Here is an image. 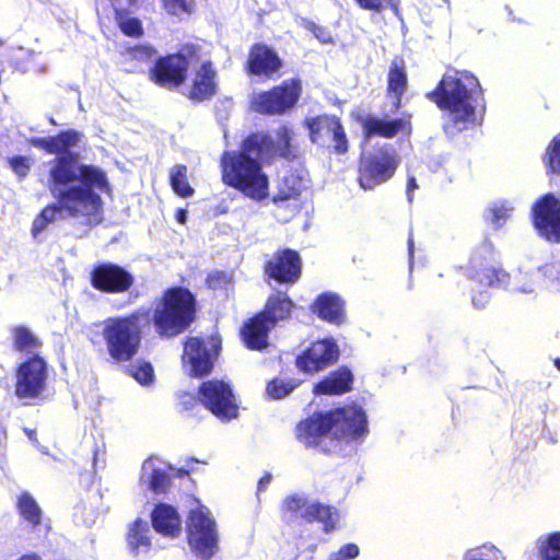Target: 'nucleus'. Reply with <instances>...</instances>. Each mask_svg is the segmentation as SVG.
<instances>
[{"instance_id": "nucleus-1", "label": "nucleus", "mask_w": 560, "mask_h": 560, "mask_svg": "<svg viewBox=\"0 0 560 560\" xmlns=\"http://www.w3.org/2000/svg\"><path fill=\"white\" fill-rule=\"evenodd\" d=\"M81 138L82 135L74 130L49 137L50 154H59L48 164V189L56 201L35 218L32 226L34 237L48 224L67 218L86 225H95L102 220L100 194L108 190V180L103 170L79 163L78 155L69 152Z\"/></svg>"}, {"instance_id": "nucleus-2", "label": "nucleus", "mask_w": 560, "mask_h": 560, "mask_svg": "<svg viewBox=\"0 0 560 560\" xmlns=\"http://www.w3.org/2000/svg\"><path fill=\"white\" fill-rule=\"evenodd\" d=\"M430 97L447 113L444 129L450 135L474 125L478 109L485 108L479 81L468 71L448 70Z\"/></svg>"}, {"instance_id": "nucleus-3", "label": "nucleus", "mask_w": 560, "mask_h": 560, "mask_svg": "<svg viewBox=\"0 0 560 560\" xmlns=\"http://www.w3.org/2000/svg\"><path fill=\"white\" fill-rule=\"evenodd\" d=\"M265 142V138L253 135L243 142L241 150L224 152L221 159L224 184L254 200L268 196V177L261 167Z\"/></svg>"}, {"instance_id": "nucleus-4", "label": "nucleus", "mask_w": 560, "mask_h": 560, "mask_svg": "<svg viewBox=\"0 0 560 560\" xmlns=\"http://www.w3.org/2000/svg\"><path fill=\"white\" fill-rule=\"evenodd\" d=\"M148 323L144 312H135L126 317L108 318L104 323L103 337L109 355L118 361L130 360L138 351L141 328Z\"/></svg>"}, {"instance_id": "nucleus-5", "label": "nucleus", "mask_w": 560, "mask_h": 560, "mask_svg": "<svg viewBox=\"0 0 560 560\" xmlns=\"http://www.w3.org/2000/svg\"><path fill=\"white\" fill-rule=\"evenodd\" d=\"M194 296L182 288L165 292L156 304L153 322L162 336L172 337L185 330L194 318Z\"/></svg>"}, {"instance_id": "nucleus-6", "label": "nucleus", "mask_w": 560, "mask_h": 560, "mask_svg": "<svg viewBox=\"0 0 560 560\" xmlns=\"http://www.w3.org/2000/svg\"><path fill=\"white\" fill-rule=\"evenodd\" d=\"M188 546L197 558L210 560L220 550L217 523L210 511L199 505L190 510L187 521Z\"/></svg>"}, {"instance_id": "nucleus-7", "label": "nucleus", "mask_w": 560, "mask_h": 560, "mask_svg": "<svg viewBox=\"0 0 560 560\" xmlns=\"http://www.w3.org/2000/svg\"><path fill=\"white\" fill-rule=\"evenodd\" d=\"M292 302L284 296L276 295L269 299L266 310L250 319L242 329V339L247 348L260 350L267 346L268 331L278 320L290 315Z\"/></svg>"}, {"instance_id": "nucleus-8", "label": "nucleus", "mask_w": 560, "mask_h": 560, "mask_svg": "<svg viewBox=\"0 0 560 560\" xmlns=\"http://www.w3.org/2000/svg\"><path fill=\"white\" fill-rule=\"evenodd\" d=\"M199 62V50L195 46L187 45L178 54L160 59L151 75L153 81L163 88H177L185 81L187 70L195 68Z\"/></svg>"}, {"instance_id": "nucleus-9", "label": "nucleus", "mask_w": 560, "mask_h": 560, "mask_svg": "<svg viewBox=\"0 0 560 560\" xmlns=\"http://www.w3.org/2000/svg\"><path fill=\"white\" fill-rule=\"evenodd\" d=\"M399 160L390 147H382L373 153L364 154L360 165V186L370 190L387 182L394 175Z\"/></svg>"}, {"instance_id": "nucleus-10", "label": "nucleus", "mask_w": 560, "mask_h": 560, "mask_svg": "<svg viewBox=\"0 0 560 560\" xmlns=\"http://www.w3.org/2000/svg\"><path fill=\"white\" fill-rule=\"evenodd\" d=\"M354 410L342 412L317 413L302 421L296 429L298 439L306 446H319L326 440H331V433L339 432L340 422L354 416Z\"/></svg>"}, {"instance_id": "nucleus-11", "label": "nucleus", "mask_w": 560, "mask_h": 560, "mask_svg": "<svg viewBox=\"0 0 560 560\" xmlns=\"http://www.w3.org/2000/svg\"><path fill=\"white\" fill-rule=\"evenodd\" d=\"M282 511L285 517L291 520L302 518L306 522H322L327 533L335 528L339 520L336 510L299 493L289 495L283 500Z\"/></svg>"}, {"instance_id": "nucleus-12", "label": "nucleus", "mask_w": 560, "mask_h": 560, "mask_svg": "<svg viewBox=\"0 0 560 560\" xmlns=\"http://www.w3.org/2000/svg\"><path fill=\"white\" fill-rule=\"evenodd\" d=\"M200 402L221 420L237 417L238 406L231 386L223 381H208L199 388Z\"/></svg>"}, {"instance_id": "nucleus-13", "label": "nucleus", "mask_w": 560, "mask_h": 560, "mask_svg": "<svg viewBox=\"0 0 560 560\" xmlns=\"http://www.w3.org/2000/svg\"><path fill=\"white\" fill-rule=\"evenodd\" d=\"M47 364L39 354L30 355L16 370L15 395L21 399L38 397L46 386Z\"/></svg>"}, {"instance_id": "nucleus-14", "label": "nucleus", "mask_w": 560, "mask_h": 560, "mask_svg": "<svg viewBox=\"0 0 560 560\" xmlns=\"http://www.w3.org/2000/svg\"><path fill=\"white\" fill-rule=\"evenodd\" d=\"M301 93L299 80H288L269 92L260 93L253 100L256 112L265 114H282L292 108Z\"/></svg>"}, {"instance_id": "nucleus-15", "label": "nucleus", "mask_w": 560, "mask_h": 560, "mask_svg": "<svg viewBox=\"0 0 560 560\" xmlns=\"http://www.w3.org/2000/svg\"><path fill=\"white\" fill-rule=\"evenodd\" d=\"M219 342L211 338L207 343L197 338H189L184 348L183 363L188 374L203 376L211 372L218 354Z\"/></svg>"}, {"instance_id": "nucleus-16", "label": "nucleus", "mask_w": 560, "mask_h": 560, "mask_svg": "<svg viewBox=\"0 0 560 560\" xmlns=\"http://www.w3.org/2000/svg\"><path fill=\"white\" fill-rule=\"evenodd\" d=\"M534 225L539 235L549 242H560V200L548 194L533 208Z\"/></svg>"}, {"instance_id": "nucleus-17", "label": "nucleus", "mask_w": 560, "mask_h": 560, "mask_svg": "<svg viewBox=\"0 0 560 560\" xmlns=\"http://www.w3.org/2000/svg\"><path fill=\"white\" fill-rule=\"evenodd\" d=\"M92 285L106 293H122L133 284L132 275L115 264H101L91 275Z\"/></svg>"}, {"instance_id": "nucleus-18", "label": "nucleus", "mask_w": 560, "mask_h": 560, "mask_svg": "<svg viewBox=\"0 0 560 560\" xmlns=\"http://www.w3.org/2000/svg\"><path fill=\"white\" fill-rule=\"evenodd\" d=\"M338 359V348L330 339L314 342L296 358V368L307 374L319 372Z\"/></svg>"}, {"instance_id": "nucleus-19", "label": "nucleus", "mask_w": 560, "mask_h": 560, "mask_svg": "<svg viewBox=\"0 0 560 560\" xmlns=\"http://www.w3.org/2000/svg\"><path fill=\"white\" fill-rule=\"evenodd\" d=\"M307 127L312 142L325 144L331 141L337 153H345L348 150L346 133L336 117H316L307 121Z\"/></svg>"}, {"instance_id": "nucleus-20", "label": "nucleus", "mask_w": 560, "mask_h": 560, "mask_svg": "<svg viewBox=\"0 0 560 560\" xmlns=\"http://www.w3.org/2000/svg\"><path fill=\"white\" fill-rule=\"evenodd\" d=\"M354 410V416L347 421L340 423L339 432L331 433V439L340 443H359L362 442L369 433L368 419L364 410L358 406H348L338 408L331 412H345Z\"/></svg>"}, {"instance_id": "nucleus-21", "label": "nucleus", "mask_w": 560, "mask_h": 560, "mask_svg": "<svg viewBox=\"0 0 560 560\" xmlns=\"http://www.w3.org/2000/svg\"><path fill=\"white\" fill-rule=\"evenodd\" d=\"M266 272L270 278L279 282L293 283L301 273V261L296 252L284 249L276 254L266 266Z\"/></svg>"}, {"instance_id": "nucleus-22", "label": "nucleus", "mask_w": 560, "mask_h": 560, "mask_svg": "<svg viewBox=\"0 0 560 560\" xmlns=\"http://www.w3.org/2000/svg\"><path fill=\"white\" fill-rule=\"evenodd\" d=\"M281 67L282 61L273 49L264 44L252 47L247 59L249 73L270 79Z\"/></svg>"}, {"instance_id": "nucleus-23", "label": "nucleus", "mask_w": 560, "mask_h": 560, "mask_svg": "<svg viewBox=\"0 0 560 560\" xmlns=\"http://www.w3.org/2000/svg\"><path fill=\"white\" fill-rule=\"evenodd\" d=\"M200 67L196 71L192 84L187 92V96L194 101H203L215 93V71L209 61H200Z\"/></svg>"}, {"instance_id": "nucleus-24", "label": "nucleus", "mask_w": 560, "mask_h": 560, "mask_svg": "<svg viewBox=\"0 0 560 560\" xmlns=\"http://www.w3.org/2000/svg\"><path fill=\"white\" fill-rule=\"evenodd\" d=\"M154 529L167 537H177L182 532V520L177 511L168 504H159L152 512Z\"/></svg>"}, {"instance_id": "nucleus-25", "label": "nucleus", "mask_w": 560, "mask_h": 560, "mask_svg": "<svg viewBox=\"0 0 560 560\" xmlns=\"http://www.w3.org/2000/svg\"><path fill=\"white\" fill-rule=\"evenodd\" d=\"M127 546L135 556L147 553L151 548V529L149 523L138 518L128 526Z\"/></svg>"}, {"instance_id": "nucleus-26", "label": "nucleus", "mask_w": 560, "mask_h": 560, "mask_svg": "<svg viewBox=\"0 0 560 560\" xmlns=\"http://www.w3.org/2000/svg\"><path fill=\"white\" fill-rule=\"evenodd\" d=\"M313 311L324 320L341 324L345 320L343 302L337 294L324 293L316 300Z\"/></svg>"}, {"instance_id": "nucleus-27", "label": "nucleus", "mask_w": 560, "mask_h": 560, "mask_svg": "<svg viewBox=\"0 0 560 560\" xmlns=\"http://www.w3.org/2000/svg\"><path fill=\"white\" fill-rule=\"evenodd\" d=\"M160 465L158 458H149L142 464L140 475V481L156 493L164 492L170 485V478Z\"/></svg>"}, {"instance_id": "nucleus-28", "label": "nucleus", "mask_w": 560, "mask_h": 560, "mask_svg": "<svg viewBox=\"0 0 560 560\" xmlns=\"http://www.w3.org/2000/svg\"><path fill=\"white\" fill-rule=\"evenodd\" d=\"M352 374L348 369H340L319 382L314 393L316 395H339L349 392Z\"/></svg>"}, {"instance_id": "nucleus-29", "label": "nucleus", "mask_w": 560, "mask_h": 560, "mask_svg": "<svg viewBox=\"0 0 560 560\" xmlns=\"http://www.w3.org/2000/svg\"><path fill=\"white\" fill-rule=\"evenodd\" d=\"M409 121L405 119H380L369 118L364 125V131L368 137L382 136L385 138H392L398 132H409Z\"/></svg>"}, {"instance_id": "nucleus-30", "label": "nucleus", "mask_w": 560, "mask_h": 560, "mask_svg": "<svg viewBox=\"0 0 560 560\" xmlns=\"http://www.w3.org/2000/svg\"><path fill=\"white\" fill-rule=\"evenodd\" d=\"M291 133L288 127L280 128L276 139L272 136L257 133L266 139L264 143V159H270L276 155L289 158L291 155Z\"/></svg>"}, {"instance_id": "nucleus-31", "label": "nucleus", "mask_w": 560, "mask_h": 560, "mask_svg": "<svg viewBox=\"0 0 560 560\" xmlns=\"http://www.w3.org/2000/svg\"><path fill=\"white\" fill-rule=\"evenodd\" d=\"M406 84L407 77L402 67V62L394 61L388 73V96L393 101L394 108L399 107L400 97L405 92Z\"/></svg>"}, {"instance_id": "nucleus-32", "label": "nucleus", "mask_w": 560, "mask_h": 560, "mask_svg": "<svg viewBox=\"0 0 560 560\" xmlns=\"http://www.w3.org/2000/svg\"><path fill=\"white\" fill-rule=\"evenodd\" d=\"M13 345L18 351L27 354H38L42 347L40 340L25 326H15L12 328Z\"/></svg>"}, {"instance_id": "nucleus-33", "label": "nucleus", "mask_w": 560, "mask_h": 560, "mask_svg": "<svg viewBox=\"0 0 560 560\" xmlns=\"http://www.w3.org/2000/svg\"><path fill=\"white\" fill-rule=\"evenodd\" d=\"M170 180L173 190L180 197L187 198L194 195V188L187 180V166L177 164L171 168Z\"/></svg>"}, {"instance_id": "nucleus-34", "label": "nucleus", "mask_w": 560, "mask_h": 560, "mask_svg": "<svg viewBox=\"0 0 560 560\" xmlns=\"http://www.w3.org/2000/svg\"><path fill=\"white\" fill-rule=\"evenodd\" d=\"M540 560H560V532H555L538 539Z\"/></svg>"}, {"instance_id": "nucleus-35", "label": "nucleus", "mask_w": 560, "mask_h": 560, "mask_svg": "<svg viewBox=\"0 0 560 560\" xmlns=\"http://www.w3.org/2000/svg\"><path fill=\"white\" fill-rule=\"evenodd\" d=\"M18 508L22 517L31 525L36 526L40 523L42 510L30 493L24 492L20 495Z\"/></svg>"}, {"instance_id": "nucleus-36", "label": "nucleus", "mask_w": 560, "mask_h": 560, "mask_svg": "<svg viewBox=\"0 0 560 560\" xmlns=\"http://www.w3.org/2000/svg\"><path fill=\"white\" fill-rule=\"evenodd\" d=\"M116 21L124 34L131 37H140L143 33L142 24L137 18L116 9Z\"/></svg>"}, {"instance_id": "nucleus-37", "label": "nucleus", "mask_w": 560, "mask_h": 560, "mask_svg": "<svg viewBox=\"0 0 560 560\" xmlns=\"http://www.w3.org/2000/svg\"><path fill=\"white\" fill-rule=\"evenodd\" d=\"M514 207L509 201L494 202L489 209L487 218L495 226H502L513 212Z\"/></svg>"}, {"instance_id": "nucleus-38", "label": "nucleus", "mask_w": 560, "mask_h": 560, "mask_svg": "<svg viewBox=\"0 0 560 560\" xmlns=\"http://www.w3.org/2000/svg\"><path fill=\"white\" fill-rule=\"evenodd\" d=\"M299 386V382L294 380H273L267 385V394L275 398V399H281L289 395L294 388Z\"/></svg>"}, {"instance_id": "nucleus-39", "label": "nucleus", "mask_w": 560, "mask_h": 560, "mask_svg": "<svg viewBox=\"0 0 560 560\" xmlns=\"http://www.w3.org/2000/svg\"><path fill=\"white\" fill-rule=\"evenodd\" d=\"M481 285H504L509 279V275L503 270H497L494 268H486L476 275Z\"/></svg>"}, {"instance_id": "nucleus-40", "label": "nucleus", "mask_w": 560, "mask_h": 560, "mask_svg": "<svg viewBox=\"0 0 560 560\" xmlns=\"http://www.w3.org/2000/svg\"><path fill=\"white\" fill-rule=\"evenodd\" d=\"M164 9L172 15L189 14L195 7V0H163Z\"/></svg>"}, {"instance_id": "nucleus-41", "label": "nucleus", "mask_w": 560, "mask_h": 560, "mask_svg": "<svg viewBox=\"0 0 560 560\" xmlns=\"http://www.w3.org/2000/svg\"><path fill=\"white\" fill-rule=\"evenodd\" d=\"M547 164L551 172H560V135L555 137L547 149Z\"/></svg>"}, {"instance_id": "nucleus-42", "label": "nucleus", "mask_w": 560, "mask_h": 560, "mask_svg": "<svg viewBox=\"0 0 560 560\" xmlns=\"http://www.w3.org/2000/svg\"><path fill=\"white\" fill-rule=\"evenodd\" d=\"M130 372L140 384L147 385L153 381V368L150 363H137L131 366Z\"/></svg>"}, {"instance_id": "nucleus-43", "label": "nucleus", "mask_w": 560, "mask_h": 560, "mask_svg": "<svg viewBox=\"0 0 560 560\" xmlns=\"http://www.w3.org/2000/svg\"><path fill=\"white\" fill-rule=\"evenodd\" d=\"M208 287L212 290H223L231 283V276L226 272H214L207 278Z\"/></svg>"}, {"instance_id": "nucleus-44", "label": "nucleus", "mask_w": 560, "mask_h": 560, "mask_svg": "<svg viewBox=\"0 0 560 560\" xmlns=\"http://www.w3.org/2000/svg\"><path fill=\"white\" fill-rule=\"evenodd\" d=\"M495 552L497 549L493 546H481L467 550L463 556V560H487L486 558Z\"/></svg>"}, {"instance_id": "nucleus-45", "label": "nucleus", "mask_w": 560, "mask_h": 560, "mask_svg": "<svg viewBox=\"0 0 560 560\" xmlns=\"http://www.w3.org/2000/svg\"><path fill=\"white\" fill-rule=\"evenodd\" d=\"M153 54L154 49L151 46H137L131 48L126 56L133 60L144 61L150 59Z\"/></svg>"}, {"instance_id": "nucleus-46", "label": "nucleus", "mask_w": 560, "mask_h": 560, "mask_svg": "<svg viewBox=\"0 0 560 560\" xmlns=\"http://www.w3.org/2000/svg\"><path fill=\"white\" fill-rule=\"evenodd\" d=\"M10 165L20 177L26 176L30 170L28 159L22 156L12 158L10 160Z\"/></svg>"}, {"instance_id": "nucleus-47", "label": "nucleus", "mask_w": 560, "mask_h": 560, "mask_svg": "<svg viewBox=\"0 0 560 560\" xmlns=\"http://www.w3.org/2000/svg\"><path fill=\"white\" fill-rule=\"evenodd\" d=\"M355 3L364 10L382 12L387 0H354Z\"/></svg>"}, {"instance_id": "nucleus-48", "label": "nucleus", "mask_w": 560, "mask_h": 560, "mask_svg": "<svg viewBox=\"0 0 560 560\" xmlns=\"http://www.w3.org/2000/svg\"><path fill=\"white\" fill-rule=\"evenodd\" d=\"M299 195V191L296 188H290L288 191L281 190L278 192V195L273 198V201L276 203L289 200L291 198L296 199Z\"/></svg>"}, {"instance_id": "nucleus-49", "label": "nucleus", "mask_w": 560, "mask_h": 560, "mask_svg": "<svg viewBox=\"0 0 560 560\" xmlns=\"http://www.w3.org/2000/svg\"><path fill=\"white\" fill-rule=\"evenodd\" d=\"M31 143L36 147V148H40L45 151H47L48 153H50V142H49V137L47 138H33L31 140Z\"/></svg>"}, {"instance_id": "nucleus-50", "label": "nucleus", "mask_w": 560, "mask_h": 560, "mask_svg": "<svg viewBox=\"0 0 560 560\" xmlns=\"http://www.w3.org/2000/svg\"><path fill=\"white\" fill-rule=\"evenodd\" d=\"M417 188H418V185H417L416 178L409 177L408 185H407V198H408L409 202L412 201V198H413L412 192Z\"/></svg>"}, {"instance_id": "nucleus-51", "label": "nucleus", "mask_w": 560, "mask_h": 560, "mask_svg": "<svg viewBox=\"0 0 560 560\" xmlns=\"http://www.w3.org/2000/svg\"><path fill=\"white\" fill-rule=\"evenodd\" d=\"M489 295L487 293H480V298L478 299L476 295H472L471 301L476 307H483L488 302Z\"/></svg>"}, {"instance_id": "nucleus-52", "label": "nucleus", "mask_w": 560, "mask_h": 560, "mask_svg": "<svg viewBox=\"0 0 560 560\" xmlns=\"http://www.w3.org/2000/svg\"><path fill=\"white\" fill-rule=\"evenodd\" d=\"M270 481H271L270 474H266L265 476H262L258 482V491L265 490L266 487L270 483Z\"/></svg>"}, {"instance_id": "nucleus-53", "label": "nucleus", "mask_w": 560, "mask_h": 560, "mask_svg": "<svg viewBox=\"0 0 560 560\" xmlns=\"http://www.w3.org/2000/svg\"><path fill=\"white\" fill-rule=\"evenodd\" d=\"M514 291L520 292V293L532 294V293H534L535 289H534L533 284H527L524 287H515Z\"/></svg>"}, {"instance_id": "nucleus-54", "label": "nucleus", "mask_w": 560, "mask_h": 560, "mask_svg": "<svg viewBox=\"0 0 560 560\" xmlns=\"http://www.w3.org/2000/svg\"><path fill=\"white\" fill-rule=\"evenodd\" d=\"M177 221L182 224H184L186 222V211L183 210V209H179L177 211Z\"/></svg>"}, {"instance_id": "nucleus-55", "label": "nucleus", "mask_w": 560, "mask_h": 560, "mask_svg": "<svg viewBox=\"0 0 560 560\" xmlns=\"http://www.w3.org/2000/svg\"><path fill=\"white\" fill-rule=\"evenodd\" d=\"M386 3H388L395 12H397L399 3L398 0H387Z\"/></svg>"}, {"instance_id": "nucleus-56", "label": "nucleus", "mask_w": 560, "mask_h": 560, "mask_svg": "<svg viewBox=\"0 0 560 560\" xmlns=\"http://www.w3.org/2000/svg\"><path fill=\"white\" fill-rule=\"evenodd\" d=\"M408 245H409V255L411 257L412 253H413V242H412L411 237H409V240H408Z\"/></svg>"}, {"instance_id": "nucleus-57", "label": "nucleus", "mask_w": 560, "mask_h": 560, "mask_svg": "<svg viewBox=\"0 0 560 560\" xmlns=\"http://www.w3.org/2000/svg\"><path fill=\"white\" fill-rule=\"evenodd\" d=\"M555 365L557 366V369L560 371V359H557L555 361Z\"/></svg>"}, {"instance_id": "nucleus-58", "label": "nucleus", "mask_w": 560, "mask_h": 560, "mask_svg": "<svg viewBox=\"0 0 560 560\" xmlns=\"http://www.w3.org/2000/svg\"><path fill=\"white\" fill-rule=\"evenodd\" d=\"M112 2H115L116 0H110ZM130 3H132L135 0H128Z\"/></svg>"}, {"instance_id": "nucleus-59", "label": "nucleus", "mask_w": 560, "mask_h": 560, "mask_svg": "<svg viewBox=\"0 0 560 560\" xmlns=\"http://www.w3.org/2000/svg\"><path fill=\"white\" fill-rule=\"evenodd\" d=\"M444 2H448V0H443Z\"/></svg>"}]
</instances>
